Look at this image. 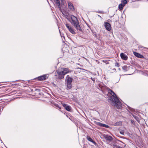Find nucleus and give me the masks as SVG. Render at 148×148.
<instances>
[{
	"label": "nucleus",
	"mask_w": 148,
	"mask_h": 148,
	"mask_svg": "<svg viewBox=\"0 0 148 148\" xmlns=\"http://www.w3.org/2000/svg\"><path fill=\"white\" fill-rule=\"evenodd\" d=\"M96 124L100 126L101 127H104L105 124H103L100 122H97Z\"/></svg>",
	"instance_id": "a211bd4d"
},
{
	"label": "nucleus",
	"mask_w": 148,
	"mask_h": 148,
	"mask_svg": "<svg viewBox=\"0 0 148 148\" xmlns=\"http://www.w3.org/2000/svg\"><path fill=\"white\" fill-rule=\"evenodd\" d=\"M119 132L121 134L123 135H124V130H121V131H120Z\"/></svg>",
	"instance_id": "5701e85b"
},
{
	"label": "nucleus",
	"mask_w": 148,
	"mask_h": 148,
	"mask_svg": "<svg viewBox=\"0 0 148 148\" xmlns=\"http://www.w3.org/2000/svg\"><path fill=\"white\" fill-rule=\"evenodd\" d=\"M109 61H110V60H103V62L106 63V64H109V62H108Z\"/></svg>",
	"instance_id": "4be33fe9"
},
{
	"label": "nucleus",
	"mask_w": 148,
	"mask_h": 148,
	"mask_svg": "<svg viewBox=\"0 0 148 148\" xmlns=\"http://www.w3.org/2000/svg\"><path fill=\"white\" fill-rule=\"evenodd\" d=\"M124 6V5H123L122 4H119L118 7L120 10H122L123 9V7Z\"/></svg>",
	"instance_id": "f3484780"
},
{
	"label": "nucleus",
	"mask_w": 148,
	"mask_h": 148,
	"mask_svg": "<svg viewBox=\"0 0 148 148\" xmlns=\"http://www.w3.org/2000/svg\"><path fill=\"white\" fill-rule=\"evenodd\" d=\"M58 74V77L60 79H62L64 78V76L68 72V69L66 68H63L61 71H57Z\"/></svg>",
	"instance_id": "7ed1b4c3"
},
{
	"label": "nucleus",
	"mask_w": 148,
	"mask_h": 148,
	"mask_svg": "<svg viewBox=\"0 0 148 148\" xmlns=\"http://www.w3.org/2000/svg\"><path fill=\"white\" fill-rule=\"evenodd\" d=\"M120 56L121 58L125 60H126L127 59V56L123 53H121Z\"/></svg>",
	"instance_id": "9d476101"
},
{
	"label": "nucleus",
	"mask_w": 148,
	"mask_h": 148,
	"mask_svg": "<svg viewBox=\"0 0 148 148\" xmlns=\"http://www.w3.org/2000/svg\"><path fill=\"white\" fill-rule=\"evenodd\" d=\"M66 27L68 28L69 31L72 34H74V31L72 28L71 27V26L69 24H66Z\"/></svg>",
	"instance_id": "1a4fd4ad"
},
{
	"label": "nucleus",
	"mask_w": 148,
	"mask_h": 148,
	"mask_svg": "<svg viewBox=\"0 0 148 148\" xmlns=\"http://www.w3.org/2000/svg\"><path fill=\"white\" fill-rule=\"evenodd\" d=\"M72 78L67 75L66 79L67 80V87L68 89H70L71 88V82H72Z\"/></svg>",
	"instance_id": "20e7f679"
},
{
	"label": "nucleus",
	"mask_w": 148,
	"mask_h": 148,
	"mask_svg": "<svg viewBox=\"0 0 148 148\" xmlns=\"http://www.w3.org/2000/svg\"><path fill=\"white\" fill-rule=\"evenodd\" d=\"M122 69L124 71H127L128 69V67L126 65H125L123 66V67Z\"/></svg>",
	"instance_id": "dca6fc26"
},
{
	"label": "nucleus",
	"mask_w": 148,
	"mask_h": 148,
	"mask_svg": "<svg viewBox=\"0 0 148 148\" xmlns=\"http://www.w3.org/2000/svg\"><path fill=\"white\" fill-rule=\"evenodd\" d=\"M115 66H117L118 67L120 66V65L117 62H116L115 63Z\"/></svg>",
	"instance_id": "b1692460"
},
{
	"label": "nucleus",
	"mask_w": 148,
	"mask_h": 148,
	"mask_svg": "<svg viewBox=\"0 0 148 148\" xmlns=\"http://www.w3.org/2000/svg\"><path fill=\"white\" fill-rule=\"evenodd\" d=\"M91 142H92V143H93L94 144H95V145H96V143L95 141L93 140H92V141H91Z\"/></svg>",
	"instance_id": "c85d7f7f"
},
{
	"label": "nucleus",
	"mask_w": 148,
	"mask_h": 148,
	"mask_svg": "<svg viewBox=\"0 0 148 148\" xmlns=\"http://www.w3.org/2000/svg\"><path fill=\"white\" fill-rule=\"evenodd\" d=\"M134 117L136 120H137V119L138 118V117L137 116H134Z\"/></svg>",
	"instance_id": "7c9ffc66"
},
{
	"label": "nucleus",
	"mask_w": 148,
	"mask_h": 148,
	"mask_svg": "<svg viewBox=\"0 0 148 148\" xmlns=\"http://www.w3.org/2000/svg\"><path fill=\"white\" fill-rule=\"evenodd\" d=\"M122 2L123 3V5H124V6L127 3V1L126 0H122Z\"/></svg>",
	"instance_id": "aec40b11"
},
{
	"label": "nucleus",
	"mask_w": 148,
	"mask_h": 148,
	"mask_svg": "<svg viewBox=\"0 0 148 148\" xmlns=\"http://www.w3.org/2000/svg\"><path fill=\"white\" fill-rule=\"evenodd\" d=\"M38 79L40 81L46 79L47 78V76L45 75H44L40 76L38 77Z\"/></svg>",
	"instance_id": "ddd939ff"
},
{
	"label": "nucleus",
	"mask_w": 148,
	"mask_h": 148,
	"mask_svg": "<svg viewBox=\"0 0 148 148\" xmlns=\"http://www.w3.org/2000/svg\"><path fill=\"white\" fill-rule=\"evenodd\" d=\"M54 105V106H55L56 107H58L59 108H60V107H59V106L58 104H56V103H55Z\"/></svg>",
	"instance_id": "a878e982"
},
{
	"label": "nucleus",
	"mask_w": 148,
	"mask_h": 148,
	"mask_svg": "<svg viewBox=\"0 0 148 148\" xmlns=\"http://www.w3.org/2000/svg\"><path fill=\"white\" fill-rule=\"evenodd\" d=\"M56 3L57 4L59 8H60V0H54Z\"/></svg>",
	"instance_id": "4468645a"
},
{
	"label": "nucleus",
	"mask_w": 148,
	"mask_h": 148,
	"mask_svg": "<svg viewBox=\"0 0 148 148\" xmlns=\"http://www.w3.org/2000/svg\"><path fill=\"white\" fill-rule=\"evenodd\" d=\"M131 121L132 123L134 125L135 124V122L134 121H133V120H131Z\"/></svg>",
	"instance_id": "393cba45"
},
{
	"label": "nucleus",
	"mask_w": 148,
	"mask_h": 148,
	"mask_svg": "<svg viewBox=\"0 0 148 148\" xmlns=\"http://www.w3.org/2000/svg\"><path fill=\"white\" fill-rule=\"evenodd\" d=\"M75 27L77 29L78 33L81 34L83 33V31L79 25L77 18L75 16Z\"/></svg>",
	"instance_id": "f03ea898"
},
{
	"label": "nucleus",
	"mask_w": 148,
	"mask_h": 148,
	"mask_svg": "<svg viewBox=\"0 0 148 148\" xmlns=\"http://www.w3.org/2000/svg\"><path fill=\"white\" fill-rule=\"evenodd\" d=\"M109 93L112 95L110 96L109 99L112 101L111 104L118 109H121L122 107V104L119 101L116 95L110 89H109Z\"/></svg>",
	"instance_id": "f257e3e1"
},
{
	"label": "nucleus",
	"mask_w": 148,
	"mask_h": 148,
	"mask_svg": "<svg viewBox=\"0 0 148 148\" xmlns=\"http://www.w3.org/2000/svg\"><path fill=\"white\" fill-rule=\"evenodd\" d=\"M69 20L72 25H74V16L72 15L70 16Z\"/></svg>",
	"instance_id": "f8f14e48"
},
{
	"label": "nucleus",
	"mask_w": 148,
	"mask_h": 148,
	"mask_svg": "<svg viewBox=\"0 0 148 148\" xmlns=\"http://www.w3.org/2000/svg\"><path fill=\"white\" fill-rule=\"evenodd\" d=\"M68 7L69 9L72 11L74 10V7L73 4L71 2H69L68 3Z\"/></svg>",
	"instance_id": "9b49d317"
},
{
	"label": "nucleus",
	"mask_w": 148,
	"mask_h": 148,
	"mask_svg": "<svg viewBox=\"0 0 148 148\" xmlns=\"http://www.w3.org/2000/svg\"><path fill=\"white\" fill-rule=\"evenodd\" d=\"M104 26L106 29L108 31H110L111 29L110 24L106 22L104 23Z\"/></svg>",
	"instance_id": "423d86ee"
},
{
	"label": "nucleus",
	"mask_w": 148,
	"mask_h": 148,
	"mask_svg": "<svg viewBox=\"0 0 148 148\" xmlns=\"http://www.w3.org/2000/svg\"><path fill=\"white\" fill-rule=\"evenodd\" d=\"M98 16H99V17L100 18H101V16H100V15H98Z\"/></svg>",
	"instance_id": "2f4dec72"
},
{
	"label": "nucleus",
	"mask_w": 148,
	"mask_h": 148,
	"mask_svg": "<svg viewBox=\"0 0 148 148\" xmlns=\"http://www.w3.org/2000/svg\"><path fill=\"white\" fill-rule=\"evenodd\" d=\"M103 136L104 138L107 141H111L113 140V138L112 137L108 135H105Z\"/></svg>",
	"instance_id": "39448f33"
},
{
	"label": "nucleus",
	"mask_w": 148,
	"mask_h": 148,
	"mask_svg": "<svg viewBox=\"0 0 148 148\" xmlns=\"http://www.w3.org/2000/svg\"><path fill=\"white\" fill-rule=\"evenodd\" d=\"M134 54L135 56L138 58H144V56L143 55L140 54L139 53L134 52Z\"/></svg>",
	"instance_id": "6e6552de"
},
{
	"label": "nucleus",
	"mask_w": 148,
	"mask_h": 148,
	"mask_svg": "<svg viewBox=\"0 0 148 148\" xmlns=\"http://www.w3.org/2000/svg\"><path fill=\"white\" fill-rule=\"evenodd\" d=\"M122 125V122L119 121L116 122L114 124V126L121 125Z\"/></svg>",
	"instance_id": "2eb2a0df"
},
{
	"label": "nucleus",
	"mask_w": 148,
	"mask_h": 148,
	"mask_svg": "<svg viewBox=\"0 0 148 148\" xmlns=\"http://www.w3.org/2000/svg\"><path fill=\"white\" fill-rule=\"evenodd\" d=\"M104 127H106V128H108L109 127V126L108 125H106V124H105L104 125Z\"/></svg>",
	"instance_id": "bb28decb"
},
{
	"label": "nucleus",
	"mask_w": 148,
	"mask_h": 148,
	"mask_svg": "<svg viewBox=\"0 0 148 148\" xmlns=\"http://www.w3.org/2000/svg\"><path fill=\"white\" fill-rule=\"evenodd\" d=\"M62 104L64 108H65L66 110L69 111H71V108L70 106L66 104L63 103H62Z\"/></svg>",
	"instance_id": "0eeeda50"
},
{
	"label": "nucleus",
	"mask_w": 148,
	"mask_h": 148,
	"mask_svg": "<svg viewBox=\"0 0 148 148\" xmlns=\"http://www.w3.org/2000/svg\"><path fill=\"white\" fill-rule=\"evenodd\" d=\"M114 148H122V147L116 145H114Z\"/></svg>",
	"instance_id": "412c9836"
},
{
	"label": "nucleus",
	"mask_w": 148,
	"mask_h": 148,
	"mask_svg": "<svg viewBox=\"0 0 148 148\" xmlns=\"http://www.w3.org/2000/svg\"><path fill=\"white\" fill-rule=\"evenodd\" d=\"M86 138L88 140H89L90 142L92 141V139L90 137V136H87Z\"/></svg>",
	"instance_id": "6ab92c4d"
},
{
	"label": "nucleus",
	"mask_w": 148,
	"mask_h": 148,
	"mask_svg": "<svg viewBox=\"0 0 148 148\" xmlns=\"http://www.w3.org/2000/svg\"><path fill=\"white\" fill-rule=\"evenodd\" d=\"M91 79L93 81L95 82V79L94 78H92V77H91Z\"/></svg>",
	"instance_id": "cd10ccee"
},
{
	"label": "nucleus",
	"mask_w": 148,
	"mask_h": 148,
	"mask_svg": "<svg viewBox=\"0 0 148 148\" xmlns=\"http://www.w3.org/2000/svg\"><path fill=\"white\" fill-rule=\"evenodd\" d=\"M97 12H98L99 13H103V12L102 11H99Z\"/></svg>",
	"instance_id": "c756f323"
}]
</instances>
